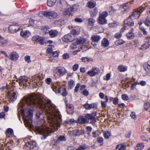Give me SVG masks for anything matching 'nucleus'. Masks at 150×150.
I'll use <instances>...</instances> for the list:
<instances>
[{
  "label": "nucleus",
  "mask_w": 150,
  "mask_h": 150,
  "mask_svg": "<svg viewBox=\"0 0 150 150\" xmlns=\"http://www.w3.org/2000/svg\"><path fill=\"white\" fill-rule=\"evenodd\" d=\"M49 34L51 37H54L55 36L56 34L52 30L49 32Z\"/></svg>",
  "instance_id": "bf43d9fd"
},
{
  "label": "nucleus",
  "mask_w": 150,
  "mask_h": 150,
  "mask_svg": "<svg viewBox=\"0 0 150 150\" xmlns=\"http://www.w3.org/2000/svg\"><path fill=\"white\" fill-rule=\"evenodd\" d=\"M43 14L46 17L52 19L55 18L56 17V13L54 11H44Z\"/></svg>",
  "instance_id": "20e7f679"
},
{
  "label": "nucleus",
  "mask_w": 150,
  "mask_h": 150,
  "mask_svg": "<svg viewBox=\"0 0 150 150\" xmlns=\"http://www.w3.org/2000/svg\"><path fill=\"white\" fill-rule=\"evenodd\" d=\"M122 99L124 100H127L129 99V97L128 96L125 94H123L122 95Z\"/></svg>",
  "instance_id": "4d7b16f0"
},
{
  "label": "nucleus",
  "mask_w": 150,
  "mask_h": 150,
  "mask_svg": "<svg viewBox=\"0 0 150 150\" xmlns=\"http://www.w3.org/2000/svg\"><path fill=\"white\" fill-rule=\"evenodd\" d=\"M40 37V36L38 35L34 36L32 38V40L33 41L37 42Z\"/></svg>",
  "instance_id": "13d9d810"
},
{
  "label": "nucleus",
  "mask_w": 150,
  "mask_h": 150,
  "mask_svg": "<svg viewBox=\"0 0 150 150\" xmlns=\"http://www.w3.org/2000/svg\"><path fill=\"white\" fill-rule=\"evenodd\" d=\"M91 39L94 42H98L100 39V37L98 35H93L91 38Z\"/></svg>",
  "instance_id": "393cba45"
},
{
  "label": "nucleus",
  "mask_w": 150,
  "mask_h": 150,
  "mask_svg": "<svg viewBox=\"0 0 150 150\" xmlns=\"http://www.w3.org/2000/svg\"><path fill=\"white\" fill-rule=\"evenodd\" d=\"M86 114L84 116H80L77 120V123L81 124H86L88 121V119L86 117Z\"/></svg>",
  "instance_id": "9b49d317"
},
{
  "label": "nucleus",
  "mask_w": 150,
  "mask_h": 150,
  "mask_svg": "<svg viewBox=\"0 0 150 150\" xmlns=\"http://www.w3.org/2000/svg\"><path fill=\"white\" fill-rule=\"evenodd\" d=\"M150 47V44L146 41L145 44L142 46V50H145Z\"/></svg>",
  "instance_id": "f704fd0d"
},
{
  "label": "nucleus",
  "mask_w": 150,
  "mask_h": 150,
  "mask_svg": "<svg viewBox=\"0 0 150 150\" xmlns=\"http://www.w3.org/2000/svg\"><path fill=\"white\" fill-rule=\"evenodd\" d=\"M13 131L12 129L10 128H8L6 131V134H8L9 135H11L13 134Z\"/></svg>",
  "instance_id": "3c124183"
},
{
  "label": "nucleus",
  "mask_w": 150,
  "mask_h": 150,
  "mask_svg": "<svg viewBox=\"0 0 150 150\" xmlns=\"http://www.w3.org/2000/svg\"><path fill=\"white\" fill-rule=\"evenodd\" d=\"M79 67V64H75L73 66V70L74 71H76Z\"/></svg>",
  "instance_id": "0e129e2a"
},
{
  "label": "nucleus",
  "mask_w": 150,
  "mask_h": 150,
  "mask_svg": "<svg viewBox=\"0 0 150 150\" xmlns=\"http://www.w3.org/2000/svg\"><path fill=\"white\" fill-rule=\"evenodd\" d=\"M107 20L105 18L99 17L98 18V23L101 25L105 24L107 23Z\"/></svg>",
  "instance_id": "5701e85b"
},
{
  "label": "nucleus",
  "mask_w": 150,
  "mask_h": 150,
  "mask_svg": "<svg viewBox=\"0 0 150 150\" xmlns=\"http://www.w3.org/2000/svg\"><path fill=\"white\" fill-rule=\"evenodd\" d=\"M74 85V81L72 79H71L69 81H68V88L69 89H72Z\"/></svg>",
  "instance_id": "bb28decb"
},
{
  "label": "nucleus",
  "mask_w": 150,
  "mask_h": 150,
  "mask_svg": "<svg viewBox=\"0 0 150 150\" xmlns=\"http://www.w3.org/2000/svg\"><path fill=\"white\" fill-rule=\"evenodd\" d=\"M57 74L60 75L61 76L63 75L66 73L65 69L63 67H57Z\"/></svg>",
  "instance_id": "2eb2a0df"
},
{
  "label": "nucleus",
  "mask_w": 150,
  "mask_h": 150,
  "mask_svg": "<svg viewBox=\"0 0 150 150\" xmlns=\"http://www.w3.org/2000/svg\"><path fill=\"white\" fill-rule=\"evenodd\" d=\"M24 141L25 142V145L30 149H33L37 146L36 143L35 141H32L27 137L25 138Z\"/></svg>",
  "instance_id": "7ed1b4c3"
},
{
  "label": "nucleus",
  "mask_w": 150,
  "mask_h": 150,
  "mask_svg": "<svg viewBox=\"0 0 150 150\" xmlns=\"http://www.w3.org/2000/svg\"><path fill=\"white\" fill-rule=\"evenodd\" d=\"M76 43L77 44H83L85 43L84 40L83 39H77L76 40Z\"/></svg>",
  "instance_id": "49530a36"
},
{
  "label": "nucleus",
  "mask_w": 150,
  "mask_h": 150,
  "mask_svg": "<svg viewBox=\"0 0 150 150\" xmlns=\"http://www.w3.org/2000/svg\"><path fill=\"white\" fill-rule=\"evenodd\" d=\"M90 13L91 17H95L97 15L98 13L97 8H95L94 9L91 10Z\"/></svg>",
  "instance_id": "aec40b11"
},
{
  "label": "nucleus",
  "mask_w": 150,
  "mask_h": 150,
  "mask_svg": "<svg viewBox=\"0 0 150 150\" xmlns=\"http://www.w3.org/2000/svg\"><path fill=\"white\" fill-rule=\"evenodd\" d=\"M8 29L11 33H14L20 30V27L17 25H11L9 26Z\"/></svg>",
  "instance_id": "6e6552de"
},
{
  "label": "nucleus",
  "mask_w": 150,
  "mask_h": 150,
  "mask_svg": "<svg viewBox=\"0 0 150 150\" xmlns=\"http://www.w3.org/2000/svg\"><path fill=\"white\" fill-rule=\"evenodd\" d=\"M21 36L24 37H28L30 34L28 31L27 32V31H21L20 33Z\"/></svg>",
  "instance_id": "4c0bfd02"
},
{
  "label": "nucleus",
  "mask_w": 150,
  "mask_h": 150,
  "mask_svg": "<svg viewBox=\"0 0 150 150\" xmlns=\"http://www.w3.org/2000/svg\"><path fill=\"white\" fill-rule=\"evenodd\" d=\"M134 31L133 28H132L130 31L126 34L127 38L128 40H132L134 37V34L133 32Z\"/></svg>",
  "instance_id": "ddd939ff"
},
{
  "label": "nucleus",
  "mask_w": 150,
  "mask_h": 150,
  "mask_svg": "<svg viewBox=\"0 0 150 150\" xmlns=\"http://www.w3.org/2000/svg\"><path fill=\"white\" fill-rule=\"evenodd\" d=\"M81 93L85 96H87L89 94L88 91L86 89H84L81 92Z\"/></svg>",
  "instance_id": "864d4df0"
},
{
  "label": "nucleus",
  "mask_w": 150,
  "mask_h": 150,
  "mask_svg": "<svg viewBox=\"0 0 150 150\" xmlns=\"http://www.w3.org/2000/svg\"><path fill=\"white\" fill-rule=\"evenodd\" d=\"M57 127H58L59 125L62 123V116L60 114V112L59 110L57 109ZM58 128H57V130Z\"/></svg>",
  "instance_id": "4468645a"
},
{
  "label": "nucleus",
  "mask_w": 150,
  "mask_h": 150,
  "mask_svg": "<svg viewBox=\"0 0 150 150\" xmlns=\"http://www.w3.org/2000/svg\"><path fill=\"white\" fill-rule=\"evenodd\" d=\"M66 139L64 136H61L58 137L57 139V142H59L61 141H65Z\"/></svg>",
  "instance_id": "603ef678"
},
{
  "label": "nucleus",
  "mask_w": 150,
  "mask_h": 150,
  "mask_svg": "<svg viewBox=\"0 0 150 150\" xmlns=\"http://www.w3.org/2000/svg\"><path fill=\"white\" fill-rule=\"evenodd\" d=\"M25 61L28 63H30L31 62L30 56L29 55H26L25 57Z\"/></svg>",
  "instance_id": "5fc2aeb1"
},
{
  "label": "nucleus",
  "mask_w": 150,
  "mask_h": 150,
  "mask_svg": "<svg viewBox=\"0 0 150 150\" xmlns=\"http://www.w3.org/2000/svg\"><path fill=\"white\" fill-rule=\"evenodd\" d=\"M122 33L120 32L117 33L115 34V37L117 39H119L121 38L122 36V34H121Z\"/></svg>",
  "instance_id": "6e6d98bb"
},
{
  "label": "nucleus",
  "mask_w": 150,
  "mask_h": 150,
  "mask_svg": "<svg viewBox=\"0 0 150 150\" xmlns=\"http://www.w3.org/2000/svg\"><path fill=\"white\" fill-rule=\"evenodd\" d=\"M144 23L146 26L150 27V18L149 16H148L146 17Z\"/></svg>",
  "instance_id": "c85d7f7f"
},
{
  "label": "nucleus",
  "mask_w": 150,
  "mask_h": 150,
  "mask_svg": "<svg viewBox=\"0 0 150 150\" xmlns=\"http://www.w3.org/2000/svg\"><path fill=\"white\" fill-rule=\"evenodd\" d=\"M132 18L131 16H129L127 19L124 21V24L127 26H133L134 25V23L132 21Z\"/></svg>",
  "instance_id": "9d476101"
},
{
  "label": "nucleus",
  "mask_w": 150,
  "mask_h": 150,
  "mask_svg": "<svg viewBox=\"0 0 150 150\" xmlns=\"http://www.w3.org/2000/svg\"><path fill=\"white\" fill-rule=\"evenodd\" d=\"M108 15V12L106 11H103L102 13L99 14V17L106 18Z\"/></svg>",
  "instance_id": "72a5a7b5"
},
{
  "label": "nucleus",
  "mask_w": 150,
  "mask_h": 150,
  "mask_svg": "<svg viewBox=\"0 0 150 150\" xmlns=\"http://www.w3.org/2000/svg\"><path fill=\"white\" fill-rule=\"evenodd\" d=\"M80 86V84L79 83H78L76 84V86L75 87L74 89L75 92L77 93L78 91L79 87Z\"/></svg>",
  "instance_id": "680f3d73"
},
{
  "label": "nucleus",
  "mask_w": 150,
  "mask_h": 150,
  "mask_svg": "<svg viewBox=\"0 0 150 150\" xmlns=\"http://www.w3.org/2000/svg\"><path fill=\"white\" fill-rule=\"evenodd\" d=\"M7 43V41L4 39V38L1 36L0 38V45L2 46H4Z\"/></svg>",
  "instance_id": "ea45409f"
},
{
  "label": "nucleus",
  "mask_w": 150,
  "mask_h": 150,
  "mask_svg": "<svg viewBox=\"0 0 150 150\" xmlns=\"http://www.w3.org/2000/svg\"><path fill=\"white\" fill-rule=\"evenodd\" d=\"M139 29L142 32L144 35H147L148 33L144 27L140 26L139 27Z\"/></svg>",
  "instance_id": "37998d69"
},
{
  "label": "nucleus",
  "mask_w": 150,
  "mask_h": 150,
  "mask_svg": "<svg viewBox=\"0 0 150 150\" xmlns=\"http://www.w3.org/2000/svg\"><path fill=\"white\" fill-rule=\"evenodd\" d=\"M74 8L73 7H70L68 8L64 13L65 15H70L73 13Z\"/></svg>",
  "instance_id": "b1692460"
},
{
  "label": "nucleus",
  "mask_w": 150,
  "mask_h": 150,
  "mask_svg": "<svg viewBox=\"0 0 150 150\" xmlns=\"http://www.w3.org/2000/svg\"><path fill=\"white\" fill-rule=\"evenodd\" d=\"M37 42H38L39 44H40L41 45H43L45 43H46V42L45 41L44 38L41 37L40 36L38 40L37 41Z\"/></svg>",
  "instance_id": "58836bf2"
},
{
  "label": "nucleus",
  "mask_w": 150,
  "mask_h": 150,
  "mask_svg": "<svg viewBox=\"0 0 150 150\" xmlns=\"http://www.w3.org/2000/svg\"><path fill=\"white\" fill-rule=\"evenodd\" d=\"M96 104L94 103L88 104L87 103H85L83 105V107L86 110H89L91 108H95L96 107Z\"/></svg>",
  "instance_id": "f3484780"
},
{
  "label": "nucleus",
  "mask_w": 150,
  "mask_h": 150,
  "mask_svg": "<svg viewBox=\"0 0 150 150\" xmlns=\"http://www.w3.org/2000/svg\"><path fill=\"white\" fill-rule=\"evenodd\" d=\"M119 102V100L117 97H115L114 98L113 100V103L115 105H117Z\"/></svg>",
  "instance_id": "052dcab7"
},
{
  "label": "nucleus",
  "mask_w": 150,
  "mask_h": 150,
  "mask_svg": "<svg viewBox=\"0 0 150 150\" xmlns=\"http://www.w3.org/2000/svg\"><path fill=\"white\" fill-rule=\"evenodd\" d=\"M116 44L117 45H121L125 43V41H124L122 39H119L118 41H116Z\"/></svg>",
  "instance_id": "c03bdc74"
},
{
  "label": "nucleus",
  "mask_w": 150,
  "mask_h": 150,
  "mask_svg": "<svg viewBox=\"0 0 150 150\" xmlns=\"http://www.w3.org/2000/svg\"><path fill=\"white\" fill-rule=\"evenodd\" d=\"M144 69L148 73H150V65L148 64L145 63L144 65Z\"/></svg>",
  "instance_id": "c756f323"
},
{
  "label": "nucleus",
  "mask_w": 150,
  "mask_h": 150,
  "mask_svg": "<svg viewBox=\"0 0 150 150\" xmlns=\"http://www.w3.org/2000/svg\"><path fill=\"white\" fill-rule=\"evenodd\" d=\"M140 84L141 86H144L146 85V82L144 81H141L140 83H138V84Z\"/></svg>",
  "instance_id": "338daca9"
},
{
  "label": "nucleus",
  "mask_w": 150,
  "mask_h": 150,
  "mask_svg": "<svg viewBox=\"0 0 150 150\" xmlns=\"http://www.w3.org/2000/svg\"><path fill=\"white\" fill-rule=\"evenodd\" d=\"M100 71L99 69L97 67H93L91 70H89L87 74L90 76H93L99 74Z\"/></svg>",
  "instance_id": "423d86ee"
},
{
  "label": "nucleus",
  "mask_w": 150,
  "mask_h": 150,
  "mask_svg": "<svg viewBox=\"0 0 150 150\" xmlns=\"http://www.w3.org/2000/svg\"><path fill=\"white\" fill-rule=\"evenodd\" d=\"M103 136L105 139H108L111 136V133L108 131H105L104 132Z\"/></svg>",
  "instance_id": "e433bc0d"
},
{
  "label": "nucleus",
  "mask_w": 150,
  "mask_h": 150,
  "mask_svg": "<svg viewBox=\"0 0 150 150\" xmlns=\"http://www.w3.org/2000/svg\"><path fill=\"white\" fill-rule=\"evenodd\" d=\"M69 55L67 53H65L62 55V58L64 59H65L69 57Z\"/></svg>",
  "instance_id": "69168bd1"
},
{
  "label": "nucleus",
  "mask_w": 150,
  "mask_h": 150,
  "mask_svg": "<svg viewBox=\"0 0 150 150\" xmlns=\"http://www.w3.org/2000/svg\"><path fill=\"white\" fill-rule=\"evenodd\" d=\"M117 23L115 22H113L112 23H109V26L112 28H114L116 27H117Z\"/></svg>",
  "instance_id": "09e8293b"
},
{
  "label": "nucleus",
  "mask_w": 150,
  "mask_h": 150,
  "mask_svg": "<svg viewBox=\"0 0 150 150\" xmlns=\"http://www.w3.org/2000/svg\"><path fill=\"white\" fill-rule=\"evenodd\" d=\"M20 106L22 108V115L25 125L31 126L33 107L37 106L40 110L37 112L36 117L40 120L44 119V111L46 115L48 122L52 127L41 128L39 131L40 133L46 134L47 136L50 133L55 131L56 127V110L54 105L52 103L50 100L44 101L41 98H38L35 94H31L25 96L21 101Z\"/></svg>",
  "instance_id": "f257e3e1"
},
{
  "label": "nucleus",
  "mask_w": 150,
  "mask_h": 150,
  "mask_svg": "<svg viewBox=\"0 0 150 150\" xmlns=\"http://www.w3.org/2000/svg\"><path fill=\"white\" fill-rule=\"evenodd\" d=\"M117 70L120 72H124L127 70V67L126 66H123L122 64L118 66Z\"/></svg>",
  "instance_id": "6ab92c4d"
},
{
  "label": "nucleus",
  "mask_w": 150,
  "mask_h": 150,
  "mask_svg": "<svg viewBox=\"0 0 150 150\" xmlns=\"http://www.w3.org/2000/svg\"><path fill=\"white\" fill-rule=\"evenodd\" d=\"M141 12L139 10H137L132 12V14L130 16H131L132 19H138L140 16Z\"/></svg>",
  "instance_id": "f8f14e48"
},
{
  "label": "nucleus",
  "mask_w": 150,
  "mask_h": 150,
  "mask_svg": "<svg viewBox=\"0 0 150 150\" xmlns=\"http://www.w3.org/2000/svg\"><path fill=\"white\" fill-rule=\"evenodd\" d=\"M134 2V0H132L130 1L129 2L126 3L124 5H122V8L125 9V11L127 10V9L128 8L129 5V4H132Z\"/></svg>",
  "instance_id": "cd10ccee"
},
{
  "label": "nucleus",
  "mask_w": 150,
  "mask_h": 150,
  "mask_svg": "<svg viewBox=\"0 0 150 150\" xmlns=\"http://www.w3.org/2000/svg\"><path fill=\"white\" fill-rule=\"evenodd\" d=\"M97 113L95 112H93L91 114H86V117L88 119V121L91 120L90 123L93 125H94L96 122V116Z\"/></svg>",
  "instance_id": "f03ea898"
},
{
  "label": "nucleus",
  "mask_w": 150,
  "mask_h": 150,
  "mask_svg": "<svg viewBox=\"0 0 150 150\" xmlns=\"http://www.w3.org/2000/svg\"><path fill=\"white\" fill-rule=\"evenodd\" d=\"M8 99L9 101H14L17 98L16 93L13 91L8 92Z\"/></svg>",
  "instance_id": "1a4fd4ad"
},
{
  "label": "nucleus",
  "mask_w": 150,
  "mask_h": 150,
  "mask_svg": "<svg viewBox=\"0 0 150 150\" xmlns=\"http://www.w3.org/2000/svg\"><path fill=\"white\" fill-rule=\"evenodd\" d=\"M88 24L91 26H93L94 25V23L96 22L95 19L93 18H90L88 19Z\"/></svg>",
  "instance_id": "79ce46f5"
},
{
  "label": "nucleus",
  "mask_w": 150,
  "mask_h": 150,
  "mask_svg": "<svg viewBox=\"0 0 150 150\" xmlns=\"http://www.w3.org/2000/svg\"><path fill=\"white\" fill-rule=\"evenodd\" d=\"M10 59L12 60H16L18 57V54L15 52H13L10 55Z\"/></svg>",
  "instance_id": "412c9836"
},
{
  "label": "nucleus",
  "mask_w": 150,
  "mask_h": 150,
  "mask_svg": "<svg viewBox=\"0 0 150 150\" xmlns=\"http://www.w3.org/2000/svg\"><path fill=\"white\" fill-rule=\"evenodd\" d=\"M58 91V93H61L62 96L65 97L67 94V91L66 89L65 88H60L57 89V91Z\"/></svg>",
  "instance_id": "dca6fc26"
},
{
  "label": "nucleus",
  "mask_w": 150,
  "mask_h": 150,
  "mask_svg": "<svg viewBox=\"0 0 150 150\" xmlns=\"http://www.w3.org/2000/svg\"><path fill=\"white\" fill-rule=\"evenodd\" d=\"M126 146L123 144H118L116 147L115 149L117 150H125Z\"/></svg>",
  "instance_id": "4be33fe9"
},
{
  "label": "nucleus",
  "mask_w": 150,
  "mask_h": 150,
  "mask_svg": "<svg viewBox=\"0 0 150 150\" xmlns=\"http://www.w3.org/2000/svg\"><path fill=\"white\" fill-rule=\"evenodd\" d=\"M128 28L127 27V25L124 24L123 26L120 29V32L121 33H122L124 32V30L127 29Z\"/></svg>",
  "instance_id": "e2e57ef3"
},
{
  "label": "nucleus",
  "mask_w": 150,
  "mask_h": 150,
  "mask_svg": "<svg viewBox=\"0 0 150 150\" xmlns=\"http://www.w3.org/2000/svg\"><path fill=\"white\" fill-rule=\"evenodd\" d=\"M56 0H48L47 5L48 6L51 7L54 6L56 2Z\"/></svg>",
  "instance_id": "2f4dec72"
},
{
  "label": "nucleus",
  "mask_w": 150,
  "mask_h": 150,
  "mask_svg": "<svg viewBox=\"0 0 150 150\" xmlns=\"http://www.w3.org/2000/svg\"><path fill=\"white\" fill-rule=\"evenodd\" d=\"M57 4L59 5L61 7L63 8L66 5L67 2L64 0H59V1H58L57 3Z\"/></svg>",
  "instance_id": "a878e982"
},
{
  "label": "nucleus",
  "mask_w": 150,
  "mask_h": 150,
  "mask_svg": "<svg viewBox=\"0 0 150 150\" xmlns=\"http://www.w3.org/2000/svg\"><path fill=\"white\" fill-rule=\"evenodd\" d=\"M82 62H84L87 63L91 61V59L90 58H88L87 57H82L81 59Z\"/></svg>",
  "instance_id": "a19ab883"
},
{
  "label": "nucleus",
  "mask_w": 150,
  "mask_h": 150,
  "mask_svg": "<svg viewBox=\"0 0 150 150\" xmlns=\"http://www.w3.org/2000/svg\"><path fill=\"white\" fill-rule=\"evenodd\" d=\"M144 109L145 110H148L150 108V104L149 102L146 103L144 105Z\"/></svg>",
  "instance_id": "8fccbe9b"
},
{
  "label": "nucleus",
  "mask_w": 150,
  "mask_h": 150,
  "mask_svg": "<svg viewBox=\"0 0 150 150\" xmlns=\"http://www.w3.org/2000/svg\"><path fill=\"white\" fill-rule=\"evenodd\" d=\"M73 136L74 137L79 136L80 135V131L79 129H75L72 131Z\"/></svg>",
  "instance_id": "c9c22d12"
},
{
  "label": "nucleus",
  "mask_w": 150,
  "mask_h": 150,
  "mask_svg": "<svg viewBox=\"0 0 150 150\" xmlns=\"http://www.w3.org/2000/svg\"><path fill=\"white\" fill-rule=\"evenodd\" d=\"M75 36L70 33L64 35L62 38V40L64 42H69L73 41L75 39Z\"/></svg>",
  "instance_id": "39448f33"
},
{
  "label": "nucleus",
  "mask_w": 150,
  "mask_h": 150,
  "mask_svg": "<svg viewBox=\"0 0 150 150\" xmlns=\"http://www.w3.org/2000/svg\"><path fill=\"white\" fill-rule=\"evenodd\" d=\"M87 5L88 7L91 8H93L96 6V3L91 1L88 2L87 4Z\"/></svg>",
  "instance_id": "473e14b6"
},
{
  "label": "nucleus",
  "mask_w": 150,
  "mask_h": 150,
  "mask_svg": "<svg viewBox=\"0 0 150 150\" xmlns=\"http://www.w3.org/2000/svg\"><path fill=\"white\" fill-rule=\"evenodd\" d=\"M137 149H135L136 150H142L144 147V146L143 143H139L137 144L136 145Z\"/></svg>",
  "instance_id": "7c9ffc66"
},
{
  "label": "nucleus",
  "mask_w": 150,
  "mask_h": 150,
  "mask_svg": "<svg viewBox=\"0 0 150 150\" xmlns=\"http://www.w3.org/2000/svg\"><path fill=\"white\" fill-rule=\"evenodd\" d=\"M77 45L76 43H73L71 44V48L72 49H74L75 48H76V45Z\"/></svg>",
  "instance_id": "774afa93"
},
{
  "label": "nucleus",
  "mask_w": 150,
  "mask_h": 150,
  "mask_svg": "<svg viewBox=\"0 0 150 150\" xmlns=\"http://www.w3.org/2000/svg\"><path fill=\"white\" fill-rule=\"evenodd\" d=\"M16 81L20 85L25 86L27 84L28 78L25 76H21Z\"/></svg>",
  "instance_id": "0eeeda50"
},
{
  "label": "nucleus",
  "mask_w": 150,
  "mask_h": 150,
  "mask_svg": "<svg viewBox=\"0 0 150 150\" xmlns=\"http://www.w3.org/2000/svg\"><path fill=\"white\" fill-rule=\"evenodd\" d=\"M103 138L102 137H99L97 139V141L100 144V145L101 146L103 144Z\"/></svg>",
  "instance_id": "de8ad7c7"
},
{
  "label": "nucleus",
  "mask_w": 150,
  "mask_h": 150,
  "mask_svg": "<svg viewBox=\"0 0 150 150\" xmlns=\"http://www.w3.org/2000/svg\"><path fill=\"white\" fill-rule=\"evenodd\" d=\"M109 45V42L106 38H104L102 41L101 46L104 47H108Z\"/></svg>",
  "instance_id": "a211bd4d"
},
{
  "label": "nucleus",
  "mask_w": 150,
  "mask_h": 150,
  "mask_svg": "<svg viewBox=\"0 0 150 150\" xmlns=\"http://www.w3.org/2000/svg\"><path fill=\"white\" fill-rule=\"evenodd\" d=\"M115 11L116 10L112 6H110L108 7V11L110 14H112L114 13Z\"/></svg>",
  "instance_id": "a18cd8bd"
}]
</instances>
